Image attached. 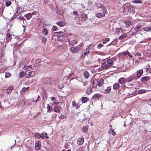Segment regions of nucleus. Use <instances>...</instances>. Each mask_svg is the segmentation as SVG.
I'll use <instances>...</instances> for the list:
<instances>
[{"label": "nucleus", "mask_w": 151, "mask_h": 151, "mask_svg": "<svg viewBox=\"0 0 151 151\" xmlns=\"http://www.w3.org/2000/svg\"><path fill=\"white\" fill-rule=\"evenodd\" d=\"M135 8L130 5L129 3L125 4L123 6V12L128 14L129 13L134 14L135 12Z\"/></svg>", "instance_id": "nucleus-1"}, {"label": "nucleus", "mask_w": 151, "mask_h": 151, "mask_svg": "<svg viewBox=\"0 0 151 151\" xmlns=\"http://www.w3.org/2000/svg\"><path fill=\"white\" fill-rule=\"evenodd\" d=\"M54 37L56 36L58 41L63 40L66 37L65 34L62 32H55L54 33Z\"/></svg>", "instance_id": "nucleus-2"}, {"label": "nucleus", "mask_w": 151, "mask_h": 151, "mask_svg": "<svg viewBox=\"0 0 151 151\" xmlns=\"http://www.w3.org/2000/svg\"><path fill=\"white\" fill-rule=\"evenodd\" d=\"M77 43V40L75 39V37L74 36H71L69 40V44L73 46Z\"/></svg>", "instance_id": "nucleus-3"}, {"label": "nucleus", "mask_w": 151, "mask_h": 151, "mask_svg": "<svg viewBox=\"0 0 151 151\" xmlns=\"http://www.w3.org/2000/svg\"><path fill=\"white\" fill-rule=\"evenodd\" d=\"M79 50V48L78 47H71L70 51L73 53H75L78 52Z\"/></svg>", "instance_id": "nucleus-4"}, {"label": "nucleus", "mask_w": 151, "mask_h": 151, "mask_svg": "<svg viewBox=\"0 0 151 151\" xmlns=\"http://www.w3.org/2000/svg\"><path fill=\"white\" fill-rule=\"evenodd\" d=\"M109 65H108L106 63H103L102 65V67L99 68V70H102L103 69H107L109 68Z\"/></svg>", "instance_id": "nucleus-5"}, {"label": "nucleus", "mask_w": 151, "mask_h": 151, "mask_svg": "<svg viewBox=\"0 0 151 151\" xmlns=\"http://www.w3.org/2000/svg\"><path fill=\"white\" fill-rule=\"evenodd\" d=\"M23 11L22 8L20 7H17V11L15 13V15L17 16L19 15Z\"/></svg>", "instance_id": "nucleus-6"}, {"label": "nucleus", "mask_w": 151, "mask_h": 151, "mask_svg": "<svg viewBox=\"0 0 151 151\" xmlns=\"http://www.w3.org/2000/svg\"><path fill=\"white\" fill-rule=\"evenodd\" d=\"M41 146L40 142L39 141H37L35 143V149L37 150H39Z\"/></svg>", "instance_id": "nucleus-7"}, {"label": "nucleus", "mask_w": 151, "mask_h": 151, "mask_svg": "<svg viewBox=\"0 0 151 151\" xmlns=\"http://www.w3.org/2000/svg\"><path fill=\"white\" fill-rule=\"evenodd\" d=\"M100 9H102V11L103 12H105V13H107V10L105 8V7L104 6H102L101 5L100 7L99 6L98 7V10L100 11H101V10H100Z\"/></svg>", "instance_id": "nucleus-8"}, {"label": "nucleus", "mask_w": 151, "mask_h": 151, "mask_svg": "<svg viewBox=\"0 0 151 151\" xmlns=\"http://www.w3.org/2000/svg\"><path fill=\"white\" fill-rule=\"evenodd\" d=\"M84 141L83 138H79L77 141V144L79 145H81L83 143Z\"/></svg>", "instance_id": "nucleus-9"}, {"label": "nucleus", "mask_w": 151, "mask_h": 151, "mask_svg": "<svg viewBox=\"0 0 151 151\" xmlns=\"http://www.w3.org/2000/svg\"><path fill=\"white\" fill-rule=\"evenodd\" d=\"M142 25L140 24H139L137 26L134 27V30L135 31V32H137L139 29L141 27Z\"/></svg>", "instance_id": "nucleus-10"}, {"label": "nucleus", "mask_w": 151, "mask_h": 151, "mask_svg": "<svg viewBox=\"0 0 151 151\" xmlns=\"http://www.w3.org/2000/svg\"><path fill=\"white\" fill-rule=\"evenodd\" d=\"M143 73V70L141 69L137 70V76L139 78L141 77Z\"/></svg>", "instance_id": "nucleus-11"}, {"label": "nucleus", "mask_w": 151, "mask_h": 151, "mask_svg": "<svg viewBox=\"0 0 151 151\" xmlns=\"http://www.w3.org/2000/svg\"><path fill=\"white\" fill-rule=\"evenodd\" d=\"M105 14L104 13L101 12L98 13L96 14V17L99 18H101L105 16Z\"/></svg>", "instance_id": "nucleus-12"}, {"label": "nucleus", "mask_w": 151, "mask_h": 151, "mask_svg": "<svg viewBox=\"0 0 151 151\" xmlns=\"http://www.w3.org/2000/svg\"><path fill=\"white\" fill-rule=\"evenodd\" d=\"M41 60L40 59H38L35 62V67H37L38 66L40 65L41 64Z\"/></svg>", "instance_id": "nucleus-13"}, {"label": "nucleus", "mask_w": 151, "mask_h": 151, "mask_svg": "<svg viewBox=\"0 0 151 151\" xmlns=\"http://www.w3.org/2000/svg\"><path fill=\"white\" fill-rule=\"evenodd\" d=\"M101 97V96L99 94H96L93 96V98L94 99H100Z\"/></svg>", "instance_id": "nucleus-14"}, {"label": "nucleus", "mask_w": 151, "mask_h": 151, "mask_svg": "<svg viewBox=\"0 0 151 151\" xmlns=\"http://www.w3.org/2000/svg\"><path fill=\"white\" fill-rule=\"evenodd\" d=\"M13 90V87H9L6 90V93L7 94H10L12 92Z\"/></svg>", "instance_id": "nucleus-15"}, {"label": "nucleus", "mask_w": 151, "mask_h": 151, "mask_svg": "<svg viewBox=\"0 0 151 151\" xmlns=\"http://www.w3.org/2000/svg\"><path fill=\"white\" fill-rule=\"evenodd\" d=\"M31 71L29 70H26L25 72V76L26 78H29L30 77Z\"/></svg>", "instance_id": "nucleus-16"}, {"label": "nucleus", "mask_w": 151, "mask_h": 151, "mask_svg": "<svg viewBox=\"0 0 151 151\" xmlns=\"http://www.w3.org/2000/svg\"><path fill=\"white\" fill-rule=\"evenodd\" d=\"M124 23L127 27H129L132 24V22L129 21H128L127 22H125Z\"/></svg>", "instance_id": "nucleus-17"}, {"label": "nucleus", "mask_w": 151, "mask_h": 151, "mask_svg": "<svg viewBox=\"0 0 151 151\" xmlns=\"http://www.w3.org/2000/svg\"><path fill=\"white\" fill-rule=\"evenodd\" d=\"M59 106H55L53 108V110L55 112L57 113H59L60 111L59 110Z\"/></svg>", "instance_id": "nucleus-18"}, {"label": "nucleus", "mask_w": 151, "mask_h": 151, "mask_svg": "<svg viewBox=\"0 0 151 151\" xmlns=\"http://www.w3.org/2000/svg\"><path fill=\"white\" fill-rule=\"evenodd\" d=\"M144 30L146 32H151V25L148 27H144Z\"/></svg>", "instance_id": "nucleus-19"}, {"label": "nucleus", "mask_w": 151, "mask_h": 151, "mask_svg": "<svg viewBox=\"0 0 151 151\" xmlns=\"http://www.w3.org/2000/svg\"><path fill=\"white\" fill-rule=\"evenodd\" d=\"M111 87L110 86H108L106 89L104 90L105 91L104 93H109L111 91Z\"/></svg>", "instance_id": "nucleus-20"}, {"label": "nucleus", "mask_w": 151, "mask_h": 151, "mask_svg": "<svg viewBox=\"0 0 151 151\" xmlns=\"http://www.w3.org/2000/svg\"><path fill=\"white\" fill-rule=\"evenodd\" d=\"M56 24L61 27H63L65 25V24L64 22L60 21L59 22H57Z\"/></svg>", "instance_id": "nucleus-21"}, {"label": "nucleus", "mask_w": 151, "mask_h": 151, "mask_svg": "<svg viewBox=\"0 0 151 151\" xmlns=\"http://www.w3.org/2000/svg\"><path fill=\"white\" fill-rule=\"evenodd\" d=\"M24 16L26 17L28 20H29L32 17V15L31 13H29L27 14H25Z\"/></svg>", "instance_id": "nucleus-22"}, {"label": "nucleus", "mask_w": 151, "mask_h": 151, "mask_svg": "<svg viewBox=\"0 0 151 151\" xmlns=\"http://www.w3.org/2000/svg\"><path fill=\"white\" fill-rule=\"evenodd\" d=\"M47 112H50L53 110V108L51 107L49 104H48L47 105Z\"/></svg>", "instance_id": "nucleus-23"}, {"label": "nucleus", "mask_w": 151, "mask_h": 151, "mask_svg": "<svg viewBox=\"0 0 151 151\" xmlns=\"http://www.w3.org/2000/svg\"><path fill=\"white\" fill-rule=\"evenodd\" d=\"M104 83V79H102L99 81L98 83V85L99 87H101Z\"/></svg>", "instance_id": "nucleus-24"}, {"label": "nucleus", "mask_w": 151, "mask_h": 151, "mask_svg": "<svg viewBox=\"0 0 151 151\" xmlns=\"http://www.w3.org/2000/svg\"><path fill=\"white\" fill-rule=\"evenodd\" d=\"M149 80V78L147 76L142 77L141 79L142 81H147Z\"/></svg>", "instance_id": "nucleus-25"}, {"label": "nucleus", "mask_w": 151, "mask_h": 151, "mask_svg": "<svg viewBox=\"0 0 151 151\" xmlns=\"http://www.w3.org/2000/svg\"><path fill=\"white\" fill-rule=\"evenodd\" d=\"M42 43L45 44L47 41V38L45 37H42Z\"/></svg>", "instance_id": "nucleus-26"}, {"label": "nucleus", "mask_w": 151, "mask_h": 151, "mask_svg": "<svg viewBox=\"0 0 151 151\" xmlns=\"http://www.w3.org/2000/svg\"><path fill=\"white\" fill-rule=\"evenodd\" d=\"M119 87V84L118 83L114 84L113 86V88L114 89H118Z\"/></svg>", "instance_id": "nucleus-27"}, {"label": "nucleus", "mask_w": 151, "mask_h": 151, "mask_svg": "<svg viewBox=\"0 0 151 151\" xmlns=\"http://www.w3.org/2000/svg\"><path fill=\"white\" fill-rule=\"evenodd\" d=\"M107 62L108 64H109L110 65H111L113 64V61L111 59H108L107 60Z\"/></svg>", "instance_id": "nucleus-28"}, {"label": "nucleus", "mask_w": 151, "mask_h": 151, "mask_svg": "<svg viewBox=\"0 0 151 151\" xmlns=\"http://www.w3.org/2000/svg\"><path fill=\"white\" fill-rule=\"evenodd\" d=\"M147 91L146 90L144 89H141L139 90L138 91V93L139 94H141L142 93L146 92Z\"/></svg>", "instance_id": "nucleus-29"}, {"label": "nucleus", "mask_w": 151, "mask_h": 151, "mask_svg": "<svg viewBox=\"0 0 151 151\" xmlns=\"http://www.w3.org/2000/svg\"><path fill=\"white\" fill-rule=\"evenodd\" d=\"M124 78H120L119 80V82L121 84H123L124 83Z\"/></svg>", "instance_id": "nucleus-30"}, {"label": "nucleus", "mask_w": 151, "mask_h": 151, "mask_svg": "<svg viewBox=\"0 0 151 151\" xmlns=\"http://www.w3.org/2000/svg\"><path fill=\"white\" fill-rule=\"evenodd\" d=\"M88 130V126L84 125L83 127V130L84 132H86Z\"/></svg>", "instance_id": "nucleus-31"}, {"label": "nucleus", "mask_w": 151, "mask_h": 151, "mask_svg": "<svg viewBox=\"0 0 151 151\" xmlns=\"http://www.w3.org/2000/svg\"><path fill=\"white\" fill-rule=\"evenodd\" d=\"M88 101L87 98L86 97H83L82 99V101L83 103H85Z\"/></svg>", "instance_id": "nucleus-32"}, {"label": "nucleus", "mask_w": 151, "mask_h": 151, "mask_svg": "<svg viewBox=\"0 0 151 151\" xmlns=\"http://www.w3.org/2000/svg\"><path fill=\"white\" fill-rule=\"evenodd\" d=\"M92 92V89L91 88H88L86 91V93L88 94H90Z\"/></svg>", "instance_id": "nucleus-33"}, {"label": "nucleus", "mask_w": 151, "mask_h": 151, "mask_svg": "<svg viewBox=\"0 0 151 151\" xmlns=\"http://www.w3.org/2000/svg\"><path fill=\"white\" fill-rule=\"evenodd\" d=\"M42 33L44 35H46L48 34V31L46 29L44 28L42 30Z\"/></svg>", "instance_id": "nucleus-34"}, {"label": "nucleus", "mask_w": 151, "mask_h": 151, "mask_svg": "<svg viewBox=\"0 0 151 151\" xmlns=\"http://www.w3.org/2000/svg\"><path fill=\"white\" fill-rule=\"evenodd\" d=\"M127 34L126 33H125L121 35L119 37V40H122V39L124 37L126 36H127Z\"/></svg>", "instance_id": "nucleus-35"}, {"label": "nucleus", "mask_w": 151, "mask_h": 151, "mask_svg": "<svg viewBox=\"0 0 151 151\" xmlns=\"http://www.w3.org/2000/svg\"><path fill=\"white\" fill-rule=\"evenodd\" d=\"M85 77L86 78H88L89 76V74L88 72L87 71L85 72L84 74Z\"/></svg>", "instance_id": "nucleus-36"}, {"label": "nucleus", "mask_w": 151, "mask_h": 151, "mask_svg": "<svg viewBox=\"0 0 151 151\" xmlns=\"http://www.w3.org/2000/svg\"><path fill=\"white\" fill-rule=\"evenodd\" d=\"M5 74V78H9L11 76V73L9 72H6Z\"/></svg>", "instance_id": "nucleus-37"}, {"label": "nucleus", "mask_w": 151, "mask_h": 151, "mask_svg": "<svg viewBox=\"0 0 151 151\" xmlns=\"http://www.w3.org/2000/svg\"><path fill=\"white\" fill-rule=\"evenodd\" d=\"M81 16L82 18H83L82 19L83 20H85L87 18V15L86 14H83Z\"/></svg>", "instance_id": "nucleus-38"}, {"label": "nucleus", "mask_w": 151, "mask_h": 151, "mask_svg": "<svg viewBox=\"0 0 151 151\" xmlns=\"http://www.w3.org/2000/svg\"><path fill=\"white\" fill-rule=\"evenodd\" d=\"M12 3V2L11 1H7L6 3V6H10Z\"/></svg>", "instance_id": "nucleus-39"}, {"label": "nucleus", "mask_w": 151, "mask_h": 151, "mask_svg": "<svg viewBox=\"0 0 151 151\" xmlns=\"http://www.w3.org/2000/svg\"><path fill=\"white\" fill-rule=\"evenodd\" d=\"M129 52L128 51H127L126 52H122L121 53H120V54L121 55H124L126 56L127 54L128 55L129 54Z\"/></svg>", "instance_id": "nucleus-40"}, {"label": "nucleus", "mask_w": 151, "mask_h": 151, "mask_svg": "<svg viewBox=\"0 0 151 151\" xmlns=\"http://www.w3.org/2000/svg\"><path fill=\"white\" fill-rule=\"evenodd\" d=\"M35 136L36 138H40V134L38 133H36L35 134Z\"/></svg>", "instance_id": "nucleus-41"}, {"label": "nucleus", "mask_w": 151, "mask_h": 151, "mask_svg": "<svg viewBox=\"0 0 151 151\" xmlns=\"http://www.w3.org/2000/svg\"><path fill=\"white\" fill-rule=\"evenodd\" d=\"M58 29L57 27L56 26H54L52 28V30L53 31H56Z\"/></svg>", "instance_id": "nucleus-42"}, {"label": "nucleus", "mask_w": 151, "mask_h": 151, "mask_svg": "<svg viewBox=\"0 0 151 151\" xmlns=\"http://www.w3.org/2000/svg\"><path fill=\"white\" fill-rule=\"evenodd\" d=\"M24 75L25 73L23 71L19 74V76L20 78H22L24 76Z\"/></svg>", "instance_id": "nucleus-43"}, {"label": "nucleus", "mask_w": 151, "mask_h": 151, "mask_svg": "<svg viewBox=\"0 0 151 151\" xmlns=\"http://www.w3.org/2000/svg\"><path fill=\"white\" fill-rule=\"evenodd\" d=\"M30 77H32L34 76L35 74V71H31L30 72Z\"/></svg>", "instance_id": "nucleus-44"}, {"label": "nucleus", "mask_w": 151, "mask_h": 151, "mask_svg": "<svg viewBox=\"0 0 151 151\" xmlns=\"http://www.w3.org/2000/svg\"><path fill=\"white\" fill-rule=\"evenodd\" d=\"M109 38H106L104 40H103V43H105L106 42L109 41Z\"/></svg>", "instance_id": "nucleus-45"}, {"label": "nucleus", "mask_w": 151, "mask_h": 151, "mask_svg": "<svg viewBox=\"0 0 151 151\" xmlns=\"http://www.w3.org/2000/svg\"><path fill=\"white\" fill-rule=\"evenodd\" d=\"M104 46V45L101 43L99 44L97 46V47L98 48L100 49Z\"/></svg>", "instance_id": "nucleus-46"}, {"label": "nucleus", "mask_w": 151, "mask_h": 151, "mask_svg": "<svg viewBox=\"0 0 151 151\" xmlns=\"http://www.w3.org/2000/svg\"><path fill=\"white\" fill-rule=\"evenodd\" d=\"M134 2L135 3H141L142 2V1L141 0H136L134 1Z\"/></svg>", "instance_id": "nucleus-47"}, {"label": "nucleus", "mask_w": 151, "mask_h": 151, "mask_svg": "<svg viewBox=\"0 0 151 151\" xmlns=\"http://www.w3.org/2000/svg\"><path fill=\"white\" fill-rule=\"evenodd\" d=\"M66 117V116L64 115H61L59 117V118L62 119H64Z\"/></svg>", "instance_id": "nucleus-48"}, {"label": "nucleus", "mask_w": 151, "mask_h": 151, "mask_svg": "<svg viewBox=\"0 0 151 151\" xmlns=\"http://www.w3.org/2000/svg\"><path fill=\"white\" fill-rule=\"evenodd\" d=\"M29 88V87H28L27 88L26 87H23L22 89V91L24 92L25 91L27 90Z\"/></svg>", "instance_id": "nucleus-49"}, {"label": "nucleus", "mask_w": 151, "mask_h": 151, "mask_svg": "<svg viewBox=\"0 0 151 151\" xmlns=\"http://www.w3.org/2000/svg\"><path fill=\"white\" fill-rule=\"evenodd\" d=\"M122 29L120 28H117V31L119 32H122Z\"/></svg>", "instance_id": "nucleus-50"}, {"label": "nucleus", "mask_w": 151, "mask_h": 151, "mask_svg": "<svg viewBox=\"0 0 151 151\" xmlns=\"http://www.w3.org/2000/svg\"><path fill=\"white\" fill-rule=\"evenodd\" d=\"M72 105L73 107H74L76 106V102L75 101H72Z\"/></svg>", "instance_id": "nucleus-51"}, {"label": "nucleus", "mask_w": 151, "mask_h": 151, "mask_svg": "<svg viewBox=\"0 0 151 151\" xmlns=\"http://www.w3.org/2000/svg\"><path fill=\"white\" fill-rule=\"evenodd\" d=\"M40 96H38L37 100L35 101V102L36 103L37 102H38L40 99Z\"/></svg>", "instance_id": "nucleus-52"}, {"label": "nucleus", "mask_w": 151, "mask_h": 151, "mask_svg": "<svg viewBox=\"0 0 151 151\" xmlns=\"http://www.w3.org/2000/svg\"><path fill=\"white\" fill-rule=\"evenodd\" d=\"M135 56H141V54H140L139 53V52H137V53H136L135 55Z\"/></svg>", "instance_id": "nucleus-53"}, {"label": "nucleus", "mask_w": 151, "mask_h": 151, "mask_svg": "<svg viewBox=\"0 0 151 151\" xmlns=\"http://www.w3.org/2000/svg\"><path fill=\"white\" fill-rule=\"evenodd\" d=\"M44 133H42L41 134H40V138L42 139H44Z\"/></svg>", "instance_id": "nucleus-54"}, {"label": "nucleus", "mask_w": 151, "mask_h": 151, "mask_svg": "<svg viewBox=\"0 0 151 151\" xmlns=\"http://www.w3.org/2000/svg\"><path fill=\"white\" fill-rule=\"evenodd\" d=\"M90 52V51H86L85 52L84 54H83V55H84V56H86L87 54H88Z\"/></svg>", "instance_id": "nucleus-55"}, {"label": "nucleus", "mask_w": 151, "mask_h": 151, "mask_svg": "<svg viewBox=\"0 0 151 151\" xmlns=\"http://www.w3.org/2000/svg\"><path fill=\"white\" fill-rule=\"evenodd\" d=\"M57 116V114L56 113H55L53 114L52 116V118L53 119H55Z\"/></svg>", "instance_id": "nucleus-56"}, {"label": "nucleus", "mask_w": 151, "mask_h": 151, "mask_svg": "<svg viewBox=\"0 0 151 151\" xmlns=\"http://www.w3.org/2000/svg\"><path fill=\"white\" fill-rule=\"evenodd\" d=\"M73 14L74 15H78V12L76 11H74L73 12Z\"/></svg>", "instance_id": "nucleus-57"}, {"label": "nucleus", "mask_w": 151, "mask_h": 151, "mask_svg": "<svg viewBox=\"0 0 151 151\" xmlns=\"http://www.w3.org/2000/svg\"><path fill=\"white\" fill-rule=\"evenodd\" d=\"M112 132L111 134H112L114 136H115L116 134V133L114 131V130H113V131H111Z\"/></svg>", "instance_id": "nucleus-58"}, {"label": "nucleus", "mask_w": 151, "mask_h": 151, "mask_svg": "<svg viewBox=\"0 0 151 151\" xmlns=\"http://www.w3.org/2000/svg\"><path fill=\"white\" fill-rule=\"evenodd\" d=\"M6 37L8 38H9L10 37L11 35H10V34L9 33H7L6 34Z\"/></svg>", "instance_id": "nucleus-59"}, {"label": "nucleus", "mask_w": 151, "mask_h": 151, "mask_svg": "<svg viewBox=\"0 0 151 151\" xmlns=\"http://www.w3.org/2000/svg\"><path fill=\"white\" fill-rule=\"evenodd\" d=\"M51 100L52 101H56L57 100L55 97H52L51 98Z\"/></svg>", "instance_id": "nucleus-60"}, {"label": "nucleus", "mask_w": 151, "mask_h": 151, "mask_svg": "<svg viewBox=\"0 0 151 151\" xmlns=\"http://www.w3.org/2000/svg\"><path fill=\"white\" fill-rule=\"evenodd\" d=\"M28 68V67L27 65H24V67L23 69L24 70H26Z\"/></svg>", "instance_id": "nucleus-61"}, {"label": "nucleus", "mask_w": 151, "mask_h": 151, "mask_svg": "<svg viewBox=\"0 0 151 151\" xmlns=\"http://www.w3.org/2000/svg\"><path fill=\"white\" fill-rule=\"evenodd\" d=\"M44 137H45V138H47L49 137H48L47 136V133H44Z\"/></svg>", "instance_id": "nucleus-62"}, {"label": "nucleus", "mask_w": 151, "mask_h": 151, "mask_svg": "<svg viewBox=\"0 0 151 151\" xmlns=\"http://www.w3.org/2000/svg\"><path fill=\"white\" fill-rule=\"evenodd\" d=\"M88 83L87 81H85L83 83V85L84 86H86L88 84Z\"/></svg>", "instance_id": "nucleus-63"}, {"label": "nucleus", "mask_w": 151, "mask_h": 151, "mask_svg": "<svg viewBox=\"0 0 151 151\" xmlns=\"http://www.w3.org/2000/svg\"><path fill=\"white\" fill-rule=\"evenodd\" d=\"M60 103V102H54L53 103V104L54 105H58L59 103Z\"/></svg>", "instance_id": "nucleus-64"}]
</instances>
